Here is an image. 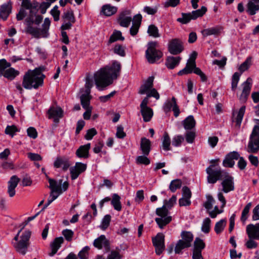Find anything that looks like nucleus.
<instances>
[{
    "label": "nucleus",
    "mask_w": 259,
    "mask_h": 259,
    "mask_svg": "<svg viewBox=\"0 0 259 259\" xmlns=\"http://www.w3.org/2000/svg\"><path fill=\"white\" fill-rule=\"evenodd\" d=\"M121 64L117 61H113L111 66L101 68L94 74L95 84L99 91L112 84L120 75Z\"/></svg>",
    "instance_id": "f257e3e1"
},
{
    "label": "nucleus",
    "mask_w": 259,
    "mask_h": 259,
    "mask_svg": "<svg viewBox=\"0 0 259 259\" xmlns=\"http://www.w3.org/2000/svg\"><path fill=\"white\" fill-rule=\"evenodd\" d=\"M44 78L45 75L39 69L28 70L23 76L22 85L27 90L37 89L42 85Z\"/></svg>",
    "instance_id": "f03ea898"
},
{
    "label": "nucleus",
    "mask_w": 259,
    "mask_h": 259,
    "mask_svg": "<svg viewBox=\"0 0 259 259\" xmlns=\"http://www.w3.org/2000/svg\"><path fill=\"white\" fill-rule=\"evenodd\" d=\"M39 4L35 1L22 0L21 8L16 15L18 21L22 20L25 17L26 18L34 19L38 11Z\"/></svg>",
    "instance_id": "7ed1b4c3"
},
{
    "label": "nucleus",
    "mask_w": 259,
    "mask_h": 259,
    "mask_svg": "<svg viewBox=\"0 0 259 259\" xmlns=\"http://www.w3.org/2000/svg\"><path fill=\"white\" fill-rule=\"evenodd\" d=\"M254 109L256 115L259 116V104L254 107ZM254 121L256 124L253 128L246 148V151L251 153H256L259 150V119H255Z\"/></svg>",
    "instance_id": "20e7f679"
},
{
    "label": "nucleus",
    "mask_w": 259,
    "mask_h": 259,
    "mask_svg": "<svg viewBox=\"0 0 259 259\" xmlns=\"http://www.w3.org/2000/svg\"><path fill=\"white\" fill-rule=\"evenodd\" d=\"M207 180L209 184H214L223 179L226 172L222 170L219 164H210L206 169Z\"/></svg>",
    "instance_id": "39448f33"
},
{
    "label": "nucleus",
    "mask_w": 259,
    "mask_h": 259,
    "mask_svg": "<svg viewBox=\"0 0 259 259\" xmlns=\"http://www.w3.org/2000/svg\"><path fill=\"white\" fill-rule=\"evenodd\" d=\"M147 46L145 53L146 58L149 63H154L162 57L163 54L161 51L156 49L158 47V43L156 41H150Z\"/></svg>",
    "instance_id": "423d86ee"
},
{
    "label": "nucleus",
    "mask_w": 259,
    "mask_h": 259,
    "mask_svg": "<svg viewBox=\"0 0 259 259\" xmlns=\"http://www.w3.org/2000/svg\"><path fill=\"white\" fill-rule=\"evenodd\" d=\"M169 211L165 206H162L156 209V214L159 218H156L155 221L160 229H163L172 220L171 217L168 215Z\"/></svg>",
    "instance_id": "0eeeda50"
},
{
    "label": "nucleus",
    "mask_w": 259,
    "mask_h": 259,
    "mask_svg": "<svg viewBox=\"0 0 259 259\" xmlns=\"http://www.w3.org/2000/svg\"><path fill=\"white\" fill-rule=\"evenodd\" d=\"M31 234L29 230L25 231L21 235L20 240L14 245L16 250L23 255L27 252Z\"/></svg>",
    "instance_id": "6e6552de"
},
{
    "label": "nucleus",
    "mask_w": 259,
    "mask_h": 259,
    "mask_svg": "<svg viewBox=\"0 0 259 259\" xmlns=\"http://www.w3.org/2000/svg\"><path fill=\"white\" fill-rule=\"evenodd\" d=\"M168 51L172 55H177L184 50L182 40L179 38H172L169 40L167 45Z\"/></svg>",
    "instance_id": "1a4fd4ad"
},
{
    "label": "nucleus",
    "mask_w": 259,
    "mask_h": 259,
    "mask_svg": "<svg viewBox=\"0 0 259 259\" xmlns=\"http://www.w3.org/2000/svg\"><path fill=\"white\" fill-rule=\"evenodd\" d=\"M197 55V53L195 51L191 54L190 58L187 60L185 67L178 73L179 75L188 74L193 72V69L196 67L195 60Z\"/></svg>",
    "instance_id": "9d476101"
},
{
    "label": "nucleus",
    "mask_w": 259,
    "mask_h": 259,
    "mask_svg": "<svg viewBox=\"0 0 259 259\" xmlns=\"http://www.w3.org/2000/svg\"><path fill=\"white\" fill-rule=\"evenodd\" d=\"M119 25L124 27H128L132 21L131 11L125 9L120 13L117 19Z\"/></svg>",
    "instance_id": "9b49d317"
},
{
    "label": "nucleus",
    "mask_w": 259,
    "mask_h": 259,
    "mask_svg": "<svg viewBox=\"0 0 259 259\" xmlns=\"http://www.w3.org/2000/svg\"><path fill=\"white\" fill-rule=\"evenodd\" d=\"M147 98H145L140 104L141 113L145 122L149 121L153 116V111L147 106Z\"/></svg>",
    "instance_id": "f8f14e48"
},
{
    "label": "nucleus",
    "mask_w": 259,
    "mask_h": 259,
    "mask_svg": "<svg viewBox=\"0 0 259 259\" xmlns=\"http://www.w3.org/2000/svg\"><path fill=\"white\" fill-rule=\"evenodd\" d=\"M153 245L155 248L157 254L160 255L164 250V236L162 233H158L152 239Z\"/></svg>",
    "instance_id": "ddd939ff"
},
{
    "label": "nucleus",
    "mask_w": 259,
    "mask_h": 259,
    "mask_svg": "<svg viewBox=\"0 0 259 259\" xmlns=\"http://www.w3.org/2000/svg\"><path fill=\"white\" fill-rule=\"evenodd\" d=\"M221 184L223 187L222 191L225 193H228L234 190V178L228 173L226 172L224 177Z\"/></svg>",
    "instance_id": "4468645a"
},
{
    "label": "nucleus",
    "mask_w": 259,
    "mask_h": 259,
    "mask_svg": "<svg viewBox=\"0 0 259 259\" xmlns=\"http://www.w3.org/2000/svg\"><path fill=\"white\" fill-rule=\"evenodd\" d=\"M163 110L167 113L170 111L172 109L174 112V115L176 117L179 116L180 110L176 103V99L175 97H172L171 100H167L163 106Z\"/></svg>",
    "instance_id": "2eb2a0df"
},
{
    "label": "nucleus",
    "mask_w": 259,
    "mask_h": 259,
    "mask_svg": "<svg viewBox=\"0 0 259 259\" xmlns=\"http://www.w3.org/2000/svg\"><path fill=\"white\" fill-rule=\"evenodd\" d=\"M49 118H52L55 123H58L63 117V111L60 107H51L48 111Z\"/></svg>",
    "instance_id": "dca6fc26"
},
{
    "label": "nucleus",
    "mask_w": 259,
    "mask_h": 259,
    "mask_svg": "<svg viewBox=\"0 0 259 259\" xmlns=\"http://www.w3.org/2000/svg\"><path fill=\"white\" fill-rule=\"evenodd\" d=\"M239 158V154L236 151L229 153L223 161V165L226 167H233L235 164V160Z\"/></svg>",
    "instance_id": "f3484780"
},
{
    "label": "nucleus",
    "mask_w": 259,
    "mask_h": 259,
    "mask_svg": "<svg viewBox=\"0 0 259 259\" xmlns=\"http://www.w3.org/2000/svg\"><path fill=\"white\" fill-rule=\"evenodd\" d=\"M25 22L27 25L26 28V32L27 33L31 34L36 38H39L41 35H42L41 31H40L39 29L37 28L32 27V24L34 23V19L26 18Z\"/></svg>",
    "instance_id": "a211bd4d"
},
{
    "label": "nucleus",
    "mask_w": 259,
    "mask_h": 259,
    "mask_svg": "<svg viewBox=\"0 0 259 259\" xmlns=\"http://www.w3.org/2000/svg\"><path fill=\"white\" fill-rule=\"evenodd\" d=\"M87 165L81 162H76L74 166L70 169L72 180L76 179L81 172L85 171Z\"/></svg>",
    "instance_id": "6ab92c4d"
},
{
    "label": "nucleus",
    "mask_w": 259,
    "mask_h": 259,
    "mask_svg": "<svg viewBox=\"0 0 259 259\" xmlns=\"http://www.w3.org/2000/svg\"><path fill=\"white\" fill-rule=\"evenodd\" d=\"M20 179L16 176L14 175L11 177L8 182V193L9 196L13 197L16 193L15 188L17 186Z\"/></svg>",
    "instance_id": "aec40b11"
},
{
    "label": "nucleus",
    "mask_w": 259,
    "mask_h": 259,
    "mask_svg": "<svg viewBox=\"0 0 259 259\" xmlns=\"http://www.w3.org/2000/svg\"><path fill=\"white\" fill-rule=\"evenodd\" d=\"M246 233L248 238L259 240V223L248 225L246 227Z\"/></svg>",
    "instance_id": "412c9836"
},
{
    "label": "nucleus",
    "mask_w": 259,
    "mask_h": 259,
    "mask_svg": "<svg viewBox=\"0 0 259 259\" xmlns=\"http://www.w3.org/2000/svg\"><path fill=\"white\" fill-rule=\"evenodd\" d=\"M142 17L139 14L134 16L133 20V25L130 28V34L132 36L136 35L139 31L141 24Z\"/></svg>",
    "instance_id": "4be33fe9"
},
{
    "label": "nucleus",
    "mask_w": 259,
    "mask_h": 259,
    "mask_svg": "<svg viewBox=\"0 0 259 259\" xmlns=\"http://www.w3.org/2000/svg\"><path fill=\"white\" fill-rule=\"evenodd\" d=\"M94 246L99 249L105 247L107 251L109 250V243L105 236L103 235L96 239L93 243Z\"/></svg>",
    "instance_id": "5701e85b"
},
{
    "label": "nucleus",
    "mask_w": 259,
    "mask_h": 259,
    "mask_svg": "<svg viewBox=\"0 0 259 259\" xmlns=\"http://www.w3.org/2000/svg\"><path fill=\"white\" fill-rule=\"evenodd\" d=\"M46 176L50 184L49 187L51 191L56 192V193H59V194H61L62 193L61 190L62 180H60L59 181H57L54 179L50 178L46 174Z\"/></svg>",
    "instance_id": "b1692460"
},
{
    "label": "nucleus",
    "mask_w": 259,
    "mask_h": 259,
    "mask_svg": "<svg viewBox=\"0 0 259 259\" xmlns=\"http://www.w3.org/2000/svg\"><path fill=\"white\" fill-rule=\"evenodd\" d=\"M12 2L9 1L0 7V17L6 20L12 12Z\"/></svg>",
    "instance_id": "393cba45"
},
{
    "label": "nucleus",
    "mask_w": 259,
    "mask_h": 259,
    "mask_svg": "<svg viewBox=\"0 0 259 259\" xmlns=\"http://www.w3.org/2000/svg\"><path fill=\"white\" fill-rule=\"evenodd\" d=\"M70 164L68 160L65 157H58L54 161V166L56 168L62 167L64 170H66L70 166Z\"/></svg>",
    "instance_id": "a878e982"
},
{
    "label": "nucleus",
    "mask_w": 259,
    "mask_h": 259,
    "mask_svg": "<svg viewBox=\"0 0 259 259\" xmlns=\"http://www.w3.org/2000/svg\"><path fill=\"white\" fill-rule=\"evenodd\" d=\"M252 84V79L248 77L246 80L243 83V90L241 95V99L245 100L249 95Z\"/></svg>",
    "instance_id": "bb28decb"
},
{
    "label": "nucleus",
    "mask_w": 259,
    "mask_h": 259,
    "mask_svg": "<svg viewBox=\"0 0 259 259\" xmlns=\"http://www.w3.org/2000/svg\"><path fill=\"white\" fill-rule=\"evenodd\" d=\"M154 79V76L149 77L144 83L141 86L139 91V94H144L152 88Z\"/></svg>",
    "instance_id": "cd10ccee"
},
{
    "label": "nucleus",
    "mask_w": 259,
    "mask_h": 259,
    "mask_svg": "<svg viewBox=\"0 0 259 259\" xmlns=\"http://www.w3.org/2000/svg\"><path fill=\"white\" fill-rule=\"evenodd\" d=\"M64 239L62 237L56 238L53 242L51 244L52 251L50 253V256H53L56 253L58 249L61 247V245L63 243Z\"/></svg>",
    "instance_id": "c85d7f7f"
},
{
    "label": "nucleus",
    "mask_w": 259,
    "mask_h": 259,
    "mask_svg": "<svg viewBox=\"0 0 259 259\" xmlns=\"http://www.w3.org/2000/svg\"><path fill=\"white\" fill-rule=\"evenodd\" d=\"M181 60L180 57L169 56L166 59L165 65L168 68L172 69L179 64Z\"/></svg>",
    "instance_id": "c756f323"
},
{
    "label": "nucleus",
    "mask_w": 259,
    "mask_h": 259,
    "mask_svg": "<svg viewBox=\"0 0 259 259\" xmlns=\"http://www.w3.org/2000/svg\"><path fill=\"white\" fill-rule=\"evenodd\" d=\"M117 11V8L110 4L104 5L102 7L101 13L106 16H111Z\"/></svg>",
    "instance_id": "7c9ffc66"
},
{
    "label": "nucleus",
    "mask_w": 259,
    "mask_h": 259,
    "mask_svg": "<svg viewBox=\"0 0 259 259\" xmlns=\"http://www.w3.org/2000/svg\"><path fill=\"white\" fill-rule=\"evenodd\" d=\"M90 144L81 146L76 151V154L79 158H87L89 157V150L90 148Z\"/></svg>",
    "instance_id": "2f4dec72"
},
{
    "label": "nucleus",
    "mask_w": 259,
    "mask_h": 259,
    "mask_svg": "<svg viewBox=\"0 0 259 259\" xmlns=\"http://www.w3.org/2000/svg\"><path fill=\"white\" fill-rule=\"evenodd\" d=\"M246 7V12L251 16L255 15L259 10V5L253 0L248 1Z\"/></svg>",
    "instance_id": "473e14b6"
},
{
    "label": "nucleus",
    "mask_w": 259,
    "mask_h": 259,
    "mask_svg": "<svg viewBox=\"0 0 259 259\" xmlns=\"http://www.w3.org/2000/svg\"><path fill=\"white\" fill-rule=\"evenodd\" d=\"M151 142L146 138H142L141 141V149L145 155H148L150 151Z\"/></svg>",
    "instance_id": "72a5a7b5"
},
{
    "label": "nucleus",
    "mask_w": 259,
    "mask_h": 259,
    "mask_svg": "<svg viewBox=\"0 0 259 259\" xmlns=\"http://www.w3.org/2000/svg\"><path fill=\"white\" fill-rule=\"evenodd\" d=\"M221 30V27L217 26L203 29L201 33L203 36H207L211 35H219Z\"/></svg>",
    "instance_id": "f704fd0d"
},
{
    "label": "nucleus",
    "mask_w": 259,
    "mask_h": 259,
    "mask_svg": "<svg viewBox=\"0 0 259 259\" xmlns=\"http://www.w3.org/2000/svg\"><path fill=\"white\" fill-rule=\"evenodd\" d=\"M120 197L117 194H113L112 198L111 200V203L113 206L114 208L117 211H120L121 210V204L120 201Z\"/></svg>",
    "instance_id": "c9c22d12"
},
{
    "label": "nucleus",
    "mask_w": 259,
    "mask_h": 259,
    "mask_svg": "<svg viewBox=\"0 0 259 259\" xmlns=\"http://www.w3.org/2000/svg\"><path fill=\"white\" fill-rule=\"evenodd\" d=\"M19 74V71L13 68H9L6 69L3 73L4 77L10 80L14 79Z\"/></svg>",
    "instance_id": "e433bc0d"
},
{
    "label": "nucleus",
    "mask_w": 259,
    "mask_h": 259,
    "mask_svg": "<svg viewBox=\"0 0 259 259\" xmlns=\"http://www.w3.org/2000/svg\"><path fill=\"white\" fill-rule=\"evenodd\" d=\"M195 120L192 115H189L183 121V125L186 130H191L195 127Z\"/></svg>",
    "instance_id": "4c0bfd02"
},
{
    "label": "nucleus",
    "mask_w": 259,
    "mask_h": 259,
    "mask_svg": "<svg viewBox=\"0 0 259 259\" xmlns=\"http://www.w3.org/2000/svg\"><path fill=\"white\" fill-rule=\"evenodd\" d=\"M80 98L81 104L84 109L92 108V107L90 106V100L91 99L90 94L83 93L81 95Z\"/></svg>",
    "instance_id": "58836bf2"
},
{
    "label": "nucleus",
    "mask_w": 259,
    "mask_h": 259,
    "mask_svg": "<svg viewBox=\"0 0 259 259\" xmlns=\"http://www.w3.org/2000/svg\"><path fill=\"white\" fill-rule=\"evenodd\" d=\"M182 240H184L190 246H191V242L193 240L192 233L189 231H182L181 234Z\"/></svg>",
    "instance_id": "ea45409f"
},
{
    "label": "nucleus",
    "mask_w": 259,
    "mask_h": 259,
    "mask_svg": "<svg viewBox=\"0 0 259 259\" xmlns=\"http://www.w3.org/2000/svg\"><path fill=\"white\" fill-rule=\"evenodd\" d=\"M207 9L205 7L202 6L200 9L192 11L189 13L192 20L196 19L197 18L202 16L206 12Z\"/></svg>",
    "instance_id": "a19ab883"
},
{
    "label": "nucleus",
    "mask_w": 259,
    "mask_h": 259,
    "mask_svg": "<svg viewBox=\"0 0 259 259\" xmlns=\"http://www.w3.org/2000/svg\"><path fill=\"white\" fill-rule=\"evenodd\" d=\"M205 244L203 240L198 237L195 238L194 242L193 250L200 251L202 252V250L205 248Z\"/></svg>",
    "instance_id": "79ce46f5"
},
{
    "label": "nucleus",
    "mask_w": 259,
    "mask_h": 259,
    "mask_svg": "<svg viewBox=\"0 0 259 259\" xmlns=\"http://www.w3.org/2000/svg\"><path fill=\"white\" fill-rule=\"evenodd\" d=\"M170 139L167 133H165L163 135L162 146V148L165 151L170 150Z\"/></svg>",
    "instance_id": "37998d69"
},
{
    "label": "nucleus",
    "mask_w": 259,
    "mask_h": 259,
    "mask_svg": "<svg viewBox=\"0 0 259 259\" xmlns=\"http://www.w3.org/2000/svg\"><path fill=\"white\" fill-rule=\"evenodd\" d=\"M245 111V107L244 106H242L238 113L237 117L235 118L234 121L236 122V125L239 127L240 126V124L241 123L244 113Z\"/></svg>",
    "instance_id": "c03bdc74"
},
{
    "label": "nucleus",
    "mask_w": 259,
    "mask_h": 259,
    "mask_svg": "<svg viewBox=\"0 0 259 259\" xmlns=\"http://www.w3.org/2000/svg\"><path fill=\"white\" fill-rule=\"evenodd\" d=\"M147 32L150 36L154 38L159 37L160 36L158 28L153 24L149 26Z\"/></svg>",
    "instance_id": "a18cd8bd"
},
{
    "label": "nucleus",
    "mask_w": 259,
    "mask_h": 259,
    "mask_svg": "<svg viewBox=\"0 0 259 259\" xmlns=\"http://www.w3.org/2000/svg\"><path fill=\"white\" fill-rule=\"evenodd\" d=\"M124 38L122 36L121 31L115 30L113 32V34L110 36L109 43L111 44L117 40H123Z\"/></svg>",
    "instance_id": "49530a36"
},
{
    "label": "nucleus",
    "mask_w": 259,
    "mask_h": 259,
    "mask_svg": "<svg viewBox=\"0 0 259 259\" xmlns=\"http://www.w3.org/2000/svg\"><path fill=\"white\" fill-rule=\"evenodd\" d=\"M190 247L184 240H179L176 244L175 251L176 253L179 254L182 249Z\"/></svg>",
    "instance_id": "de8ad7c7"
},
{
    "label": "nucleus",
    "mask_w": 259,
    "mask_h": 259,
    "mask_svg": "<svg viewBox=\"0 0 259 259\" xmlns=\"http://www.w3.org/2000/svg\"><path fill=\"white\" fill-rule=\"evenodd\" d=\"M226 224V221L225 219H222L217 222L214 226V231L217 234L221 233L224 229Z\"/></svg>",
    "instance_id": "09e8293b"
},
{
    "label": "nucleus",
    "mask_w": 259,
    "mask_h": 259,
    "mask_svg": "<svg viewBox=\"0 0 259 259\" xmlns=\"http://www.w3.org/2000/svg\"><path fill=\"white\" fill-rule=\"evenodd\" d=\"M211 220L209 218H206L204 219L202 222L201 231L205 233H208L210 230Z\"/></svg>",
    "instance_id": "8fccbe9b"
},
{
    "label": "nucleus",
    "mask_w": 259,
    "mask_h": 259,
    "mask_svg": "<svg viewBox=\"0 0 259 259\" xmlns=\"http://www.w3.org/2000/svg\"><path fill=\"white\" fill-rule=\"evenodd\" d=\"M181 15L182 17L178 18L177 20L182 24H187L192 20L189 13H182Z\"/></svg>",
    "instance_id": "3c124183"
},
{
    "label": "nucleus",
    "mask_w": 259,
    "mask_h": 259,
    "mask_svg": "<svg viewBox=\"0 0 259 259\" xmlns=\"http://www.w3.org/2000/svg\"><path fill=\"white\" fill-rule=\"evenodd\" d=\"M251 202L248 203L242 210L241 218V220L242 222H244L247 220L248 218V214L251 207Z\"/></svg>",
    "instance_id": "603ef678"
},
{
    "label": "nucleus",
    "mask_w": 259,
    "mask_h": 259,
    "mask_svg": "<svg viewBox=\"0 0 259 259\" xmlns=\"http://www.w3.org/2000/svg\"><path fill=\"white\" fill-rule=\"evenodd\" d=\"M251 64V57H248L239 67V71L242 73L247 70Z\"/></svg>",
    "instance_id": "864d4df0"
},
{
    "label": "nucleus",
    "mask_w": 259,
    "mask_h": 259,
    "mask_svg": "<svg viewBox=\"0 0 259 259\" xmlns=\"http://www.w3.org/2000/svg\"><path fill=\"white\" fill-rule=\"evenodd\" d=\"M182 185V181L179 179H176L171 182L169 185V189L172 192L176 191L177 189L180 188Z\"/></svg>",
    "instance_id": "5fc2aeb1"
},
{
    "label": "nucleus",
    "mask_w": 259,
    "mask_h": 259,
    "mask_svg": "<svg viewBox=\"0 0 259 259\" xmlns=\"http://www.w3.org/2000/svg\"><path fill=\"white\" fill-rule=\"evenodd\" d=\"M63 19H65L68 22H71L74 23L75 21V18L74 17L73 13L72 11H67L64 12L62 16Z\"/></svg>",
    "instance_id": "6e6d98bb"
},
{
    "label": "nucleus",
    "mask_w": 259,
    "mask_h": 259,
    "mask_svg": "<svg viewBox=\"0 0 259 259\" xmlns=\"http://www.w3.org/2000/svg\"><path fill=\"white\" fill-rule=\"evenodd\" d=\"M90 248L88 246L84 247L78 253V256L80 259H88L89 251Z\"/></svg>",
    "instance_id": "4d7b16f0"
},
{
    "label": "nucleus",
    "mask_w": 259,
    "mask_h": 259,
    "mask_svg": "<svg viewBox=\"0 0 259 259\" xmlns=\"http://www.w3.org/2000/svg\"><path fill=\"white\" fill-rule=\"evenodd\" d=\"M50 24L51 21L49 18H46L42 24V29L41 30V33L43 37H47V35H46V34L49 29Z\"/></svg>",
    "instance_id": "13d9d810"
},
{
    "label": "nucleus",
    "mask_w": 259,
    "mask_h": 259,
    "mask_svg": "<svg viewBox=\"0 0 259 259\" xmlns=\"http://www.w3.org/2000/svg\"><path fill=\"white\" fill-rule=\"evenodd\" d=\"M93 86V82L90 77H86L85 91L84 93L90 94L91 89Z\"/></svg>",
    "instance_id": "bf43d9fd"
},
{
    "label": "nucleus",
    "mask_w": 259,
    "mask_h": 259,
    "mask_svg": "<svg viewBox=\"0 0 259 259\" xmlns=\"http://www.w3.org/2000/svg\"><path fill=\"white\" fill-rule=\"evenodd\" d=\"M207 200L204 203V206L208 210H210L212 207L213 203L215 200L211 195H208L206 196Z\"/></svg>",
    "instance_id": "052dcab7"
},
{
    "label": "nucleus",
    "mask_w": 259,
    "mask_h": 259,
    "mask_svg": "<svg viewBox=\"0 0 259 259\" xmlns=\"http://www.w3.org/2000/svg\"><path fill=\"white\" fill-rule=\"evenodd\" d=\"M114 52L121 57H124L125 55L124 47L120 45H115Z\"/></svg>",
    "instance_id": "680f3d73"
},
{
    "label": "nucleus",
    "mask_w": 259,
    "mask_h": 259,
    "mask_svg": "<svg viewBox=\"0 0 259 259\" xmlns=\"http://www.w3.org/2000/svg\"><path fill=\"white\" fill-rule=\"evenodd\" d=\"M240 74L238 72H235L232 77V89L235 90L237 87L238 82L239 80Z\"/></svg>",
    "instance_id": "e2e57ef3"
},
{
    "label": "nucleus",
    "mask_w": 259,
    "mask_h": 259,
    "mask_svg": "<svg viewBox=\"0 0 259 259\" xmlns=\"http://www.w3.org/2000/svg\"><path fill=\"white\" fill-rule=\"evenodd\" d=\"M18 131L17 128L15 125H8L5 129V134L13 137L15 133Z\"/></svg>",
    "instance_id": "0e129e2a"
},
{
    "label": "nucleus",
    "mask_w": 259,
    "mask_h": 259,
    "mask_svg": "<svg viewBox=\"0 0 259 259\" xmlns=\"http://www.w3.org/2000/svg\"><path fill=\"white\" fill-rule=\"evenodd\" d=\"M50 13L53 17L54 21H58L59 20L60 12L58 10V7L57 6L54 7L51 10Z\"/></svg>",
    "instance_id": "69168bd1"
},
{
    "label": "nucleus",
    "mask_w": 259,
    "mask_h": 259,
    "mask_svg": "<svg viewBox=\"0 0 259 259\" xmlns=\"http://www.w3.org/2000/svg\"><path fill=\"white\" fill-rule=\"evenodd\" d=\"M62 234L65 239L68 241H71L74 235V232L69 229H65L62 231Z\"/></svg>",
    "instance_id": "338daca9"
},
{
    "label": "nucleus",
    "mask_w": 259,
    "mask_h": 259,
    "mask_svg": "<svg viewBox=\"0 0 259 259\" xmlns=\"http://www.w3.org/2000/svg\"><path fill=\"white\" fill-rule=\"evenodd\" d=\"M146 155L139 156L136 159V162L138 164H143L148 165L150 163V160L146 156Z\"/></svg>",
    "instance_id": "774afa93"
}]
</instances>
